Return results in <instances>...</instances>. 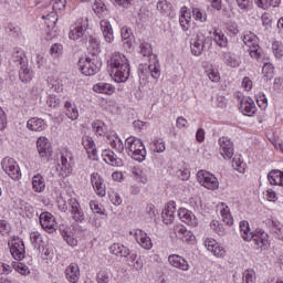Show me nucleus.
Returning <instances> with one entry per match:
<instances>
[{"label":"nucleus","instance_id":"nucleus-2","mask_svg":"<svg viewBox=\"0 0 283 283\" xmlns=\"http://www.w3.org/2000/svg\"><path fill=\"white\" fill-rule=\"evenodd\" d=\"M240 233L244 242L252 241L256 248L261 249V251H266V249L271 247V242L269 241V234L264 231H259L253 234V232L251 231V227L249 226V221L240 222Z\"/></svg>","mask_w":283,"mask_h":283},{"label":"nucleus","instance_id":"nucleus-47","mask_svg":"<svg viewBox=\"0 0 283 283\" xmlns=\"http://www.w3.org/2000/svg\"><path fill=\"white\" fill-rule=\"evenodd\" d=\"M179 23L185 31L189 30V23H191V13L184 12L179 18Z\"/></svg>","mask_w":283,"mask_h":283},{"label":"nucleus","instance_id":"nucleus-37","mask_svg":"<svg viewBox=\"0 0 283 283\" xmlns=\"http://www.w3.org/2000/svg\"><path fill=\"white\" fill-rule=\"evenodd\" d=\"M139 49H140V54L143 56H146V59H149V62H151L153 56H156V54H154V49L148 42H142L139 44Z\"/></svg>","mask_w":283,"mask_h":283},{"label":"nucleus","instance_id":"nucleus-26","mask_svg":"<svg viewBox=\"0 0 283 283\" xmlns=\"http://www.w3.org/2000/svg\"><path fill=\"white\" fill-rule=\"evenodd\" d=\"M165 224H171L176 218V203H169L161 212Z\"/></svg>","mask_w":283,"mask_h":283},{"label":"nucleus","instance_id":"nucleus-27","mask_svg":"<svg viewBox=\"0 0 283 283\" xmlns=\"http://www.w3.org/2000/svg\"><path fill=\"white\" fill-rule=\"evenodd\" d=\"M27 127L31 132H43V129H45L46 125H45V120H43L39 117H31L27 122Z\"/></svg>","mask_w":283,"mask_h":283},{"label":"nucleus","instance_id":"nucleus-49","mask_svg":"<svg viewBox=\"0 0 283 283\" xmlns=\"http://www.w3.org/2000/svg\"><path fill=\"white\" fill-rule=\"evenodd\" d=\"M272 52L276 59H282L283 56V44L280 41L272 43Z\"/></svg>","mask_w":283,"mask_h":283},{"label":"nucleus","instance_id":"nucleus-7","mask_svg":"<svg viewBox=\"0 0 283 283\" xmlns=\"http://www.w3.org/2000/svg\"><path fill=\"white\" fill-rule=\"evenodd\" d=\"M72 167H74V158H72V153H63L56 167L57 175L62 178H67V176L72 174Z\"/></svg>","mask_w":283,"mask_h":283},{"label":"nucleus","instance_id":"nucleus-41","mask_svg":"<svg viewBox=\"0 0 283 283\" xmlns=\"http://www.w3.org/2000/svg\"><path fill=\"white\" fill-rule=\"evenodd\" d=\"M133 34H132V29L124 27L122 29V39L124 41V45H126L127 48H132V39H133Z\"/></svg>","mask_w":283,"mask_h":283},{"label":"nucleus","instance_id":"nucleus-16","mask_svg":"<svg viewBox=\"0 0 283 283\" xmlns=\"http://www.w3.org/2000/svg\"><path fill=\"white\" fill-rule=\"evenodd\" d=\"M69 205L71 207V218L74 220V222H83V220H85V213L81 208V203H78L76 199H70Z\"/></svg>","mask_w":283,"mask_h":283},{"label":"nucleus","instance_id":"nucleus-20","mask_svg":"<svg viewBox=\"0 0 283 283\" xmlns=\"http://www.w3.org/2000/svg\"><path fill=\"white\" fill-rule=\"evenodd\" d=\"M178 217L181 222H185V224H188V227H198V218H196V214H193V212L182 208L179 209Z\"/></svg>","mask_w":283,"mask_h":283},{"label":"nucleus","instance_id":"nucleus-51","mask_svg":"<svg viewBox=\"0 0 283 283\" xmlns=\"http://www.w3.org/2000/svg\"><path fill=\"white\" fill-rule=\"evenodd\" d=\"M93 10L95 14H98L99 17H103L104 12H107V7L103 1H95L93 4Z\"/></svg>","mask_w":283,"mask_h":283},{"label":"nucleus","instance_id":"nucleus-14","mask_svg":"<svg viewBox=\"0 0 283 283\" xmlns=\"http://www.w3.org/2000/svg\"><path fill=\"white\" fill-rule=\"evenodd\" d=\"M219 146L221 150V156H223L226 160H231V158H233L234 151L233 142H231L229 137H221L219 138Z\"/></svg>","mask_w":283,"mask_h":283},{"label":"nucleus","instance_id":"nucleus-53","mask_svg":"<svg viewBox=\"0 0 283 283\" xmlns=\"http://www.w3.org/2000/svg\"><path fill=\"white\" fill-rule=\"evenodd\" d=\"M221 216L223 218V222H226V224H228V227H232L233 217H231V212L229 211V207H226L221 210Z\"/></svg>","mask_w":283,"mask_h":283},{"label":"nucleus","instance_id":"nucleus-9","mask_svg":"<svg viewBox=\"0 0 283 283\" xmlns=\"http://www.w3.org/2000/svg\"><path fill=\"white\" fill-rule=\"evenodd\" d=\"M1 167L12 180H19L21 178V168H19V165L14 159L9 157L3 158Z\"/></svg>","mask_w":283,"mask_h":283},{"label":"nucleus","instance_id":"nucleus-59","mask_svg":"<svg viewBox=\"0 0 283 283\" xmlns=\"http://www.w3.org/2000/svg\"><path fill=\"white\" fill-rule=\"evenodd\" d=\"M238 8L243 12H249L251 10V0H235Z\"/></svg>","mask_w":283,"mask_h":283},{"label":"nucleus","instance_id":"nucleus-29","mask_svg":"<svg viewBox=\"0 0 283 283\" xmlns=\"http://www.w3.org/2000/svg\"><path fill=\"white\" fill-rule=\"evenodd\" d=\"M145 72H149L153 78H160V64L158 63V57L153 56L151 61Z\"/></svg>","mask_w":283,"mask_h":283},{"label":"nucleus","instance_id":"nucleus-57","mask_svg":"<svg viewBox=\"0 0 283 283\" xmlns=\"http://www.w3.org/2000/svg\"><path fill=\"white\" fill-rule=\"evenodd\" d=\"M256 103L261 109H266V107H269V99L263 93L259 94V96L256 97Z\"/></svg>","mask_w":283,"mask_h":283},{"label":"nucleus","instance_id":"nucleus-46","mask_svg":"<svg viewBox=\"0 0 283 283\" xmlns=\"http://www.w3.org/2000/svg\"><path fill=\"white\" fill-rule=\"evenodd\" d=\"M50 54L53 59H59L63 54V44L54 43L50 48Z\"/></svg>","mask_w":283,"mask_h":283},{"label":"nucleus","instance_id":"nucleus-17","mask_svg":"<svg viewBox=\"0 0 283 283\" xmlns=\"http://www.w3.org/2000/svg\"><path fill=\"white\" fill-rule=\"evenodd\" d=\"M176 237L182 240L184 242L191 243L196 241V235H193L192 231L187 230V228L182 224H177L174 228Z\"/></svg>","mask_w":283,"mask_h":283},{"label":"nucleus","instance_id":"nucleus-58","mask_svg":"<svg viewBox=\"0 0 283 283\" xmlns=\"http://www.w3.org/2000/svg\"><path fill=\"white\" fill-rule=\"evenodd\" d=\"M10 231H12V228L10 227V223L6 220H0V233L1 235H9Z\"/></svg>","mask_w":283,"mask_h":283},{"label":"nucleus","instance_id":"nucleus-30","mask_svg":"<svg viewBox=\"0 0 283 283\" xmlns=\"http://www.w3.org/2000/svg\"><path fill=\"white\" fill-rule=\"evenodd\" d=\"M107 143L113 147V149H116L119 154H123L125 151V145L123 144V140L116 133L113 134V136L107 137Z\"/></svg>","mask_w":283,"mask_h":283},{"label":"nucleus","instance_id":"nucleus-10","mask_svg":"<svg viewBox=\"0 0 283 283\" xmlns=\"http://www.w3.org/2000/svg\"><path fill=\"white\" fill-rule=\"evenodd\" d=\"M38 151L42 160H52V143L49 138L40 137L36 140Z\"/></svg>","mask_w":283,"mask_h":283},{"label":"nucleus","instance_id":"nucleus-21","mask_svg":"<svg viewBox=\"0 0 283 283\" xmlns=\"http://www.w3.org/2000/svg\"><path fill=\"white\" fill-rule=\"evenodd\" d=\"M168 262L170 266H174L175 269H180V271H189V262L187 260L178 254H171L168 256Z\"/></svg>","mask_w":283,"mask_h":283},{"label":"nucleus","instance_id":"nucleus-39","mask_svg":"<svg viewBox=\"0 0 283 283\" xmlns=\"http://www.w3.org/2000/svg\"><path fill=\"white\" fill-rule=\"evenodd\" d=\"M157 10L160 12V14H164V17H170L171 15V3L161 0L157 3Z\"/></svg>","mask_w":283,"mask_h":283},{"label":"nucleus","instance_id":"nucleus-19","mask_svg":"<svg viewBox=\"0 0 283 283\" xmlns=\"http://www.w3.org/2000/svg\"><path fill=\"white\" fill-rule=\"evenodd\" d=\"M205 247L216 258H224V253H227V251H224V248L218 244V241H216V239H206Z\"/></svg>","mask_w":283,"mask_h":283},{"label":"nucleus","instance_id":"nucleus-48","mask_svg":"<svg viewBox=\"0 0 283 283\" xmlns=\"http://www.w3.org/2000/svg\"><path fill=\"white\" fill-rule=\"evenodd\" d=\"M130 172L132 177L139 180V182H143V185L147 182V177L143 176V170H140V168L133 167L130 168Z\"/></svg>","mask_w":283,"mask_h":283},{"label":"nucleus","instance_id":"nucleus-6","mask_svg":"<svg viewBox=\"0 0 283 283\" xmlns=\"http://www.w3.org/2000/svg\"><path fill=\"white\" fill-rule=\"evenodd\" d=\"M243 43L250 53L252 59H260L262 56V48H260V43L258 40V35L254 33H248L243 36Z\"/></svg>","mask_w":283,"mask_h":283},{"label":"nucleus","instance_id":"nucleus-61","mask_svg":"<svg viewBox=\"0 0 283 283\" xmlns=\"http://www.w3.org/2000/svg\"><path fill=\"white\" fill-rule=\"evenodd\" d=\"M66 3H67V0H54L53 2L54 12H61L65 10Z\"/></svg>","mask_w":283,"mask_h":283},{"label":"nucleus","instance_id":"nucleus-52","mask_svg":"<svg viewBox=\"0 0 283 283\" xmlns=\"http://www.w3.org/2000/svg\"><path fill=\"white\" fill-rule=\"evenodd\" d=\"M210 228L212 229V231H214V233H218V235H226L227 231L224 230V227L222 224H220L219 221H211L210 223Z\"/></svg>","mask_w":283,"mask_h":283},{"label":"nucleus","instance_id":"nucleus-34","mask_svg":"<svg viewBox=\"0 0 283 283\" xmlns=\"http://www.w3.org/2000/svg\"><path fill=\"white\" fill-rule=\"evenodd\" d=\"M268 180L270 185H279L280 187H283V171L271 170L268 174Z\"/></svg>","mask_w":283,"mask_h":283},{"label":"nucleus","instance_id":"nucleus-38","mask_svg":"<svg viewBox=\"0 0 283 283\" xmlns=\"http://www.w3.org/2000/svg\"><path fill=\"white\" fill-rule=\"evenodd\" d=\"M19 78L22 83H29V81H32V72L25 64L20 65Z\"/></svg>","mask_w":283,"mask_h":283},{"label":"nucleus","instance_id":"nucleus-3","mask_svg":"<svg viewBox=\"0 0 283 283\" xmlns=\"http://www.w3.org/2000/svg\"><path fill=\"white\" fill-rule=\"evenodd\" d=\"M88 52H91L93 57H81L78 60V67L84 76H94V74H97V72L101 71V63L94 57L96 54H98V52H101L98 43L94 42L92 45H90Z\"/></svg>","mask_w":283,"mask_h":283},{"label":"nucleus","instance_id":"nucleus-35","mask_svg":"<svg viewBox=\"0 0 283 283\" xmlns=\"http://www.w3.org/2000/svg\"><path fill=\"white\" fill-rule=\"evenodd\" d=\"M64 107L67 118L71 120L78 118V108H76V105L72 104V102H65Z\"/></svg>","mask_w":283,"mask_h":283},{"label":"nucleus","instance_id":"nucleus-32","mask_svg":"<svg viewBox=\"0 0 283 283\" xmlns=\"http://www.w3.org/2000/svg\"><path fill=\"white\" fill-rule=\"evenodd\" d=\"M109 251L113 255H117V258H129V250L120 243H114L111 245Z\"/></svg>","mask_w":283,"mask_h":283},{"label":"nucleus","instance_id":"nucleus-23","mask_svg":"<svg viewBox=\"0 0 283 283\" xmlns=\"http://www.w3.org/2000/svg\"><path fill=\"white\" fill-rule=\"evenodd\" d=\"M104 163L111 167H123V159L118 158L112 150H104L102 154Z\"/></svg>","mask_w":283,"mask_h":283},{"label":"nucleus","instance_id":"nucleus-1","mask_svg":"<svg viewBox=\"0 0 283 283\" xmlns=\"http://www.w3.org/2000/svg\"><path fill=\"white\" fill-rule=\"evenodd\" d=\"M108 67L115 83H125L129 78V60L120 52L112 53Z\"/></svg>","mask_w":283,"mask_h":283},{"label":"nucleus","instance_id":"nucleus-8","mask_svg":"<svg viewBox=\"0 0 283 283\" xmlns=\"http://www.w3.org/2000/svg\"><path fill=\"white\" fill-rule=\"evenodd\" d=\"M9 249L12 258L21 262L25 258V244L19 237H13L9 242Z\"/></svg>","mask_w":283,"mask_h":283},{"label":"nucleus","instance_id":"nucleus-42","mask_svg":"<svg viewBox=\"0 0 283 283\" xmlns=\"http://www.w3.org/2000/svg\"><path fill=\"white\" fill-rule=\"evenodd\" d=\"M223 61L226 65H229L230 67H238V65H240V61H238L231 52L223 53Z\"/></svg>","mask_w":283,"mask_h":283},{"label":"nucleus","instance_id":"nucleus-64","mask_svg":"<svg viewBox=\"0 0 283 283\" xmlns=\"http://www.w3.org/2000/svg\"><path fill=\"white\" fill-rule=\"evenodd\" d=\"M274 233L277 235L279 240H283V227L280 223H273Z\"/></svg>","mask_w":283,"mask_h":283},{"label":"nucleus","instance_id":"nucleus-44","mask_svg":"<svg viewBox=\"0 0 283 283\" xmlns=\"http://www.w3.org/2000/svg\"><path fill=\"white\" fill-rule=\"evenodd\" d=\"M63 239L69 244V247H76L78 244V240L74 238V234L70 230H64L62 232Z\"/></svg>","mask_w":283,"mask_h":283},{"label":"nucleus","instance_id":"nucleus-12","mask_svg":"<svg viewBox=\"0 0 283 283\" xmlns=\"http://www.w3.org/2000/svg\"><path fill=\"white\" fill-rule=\"evenodd\" d=\"M207 41V36L202 33H198L193 39L190 40V50L193 56H200L202 52H205V43Z\"/></svg>","mask_w":283,"mask_h":283},{"label":"nucleus","instance_id":"nucleus-31","mask_svg":"<svg viewBox=\"0 0 283 283\" xmlns=\"http://www.w3.org/2000/svg\"><path fill=\"white\" fill-rule=\"evenodd\" d=\"M33 191L36 193H43L45 191V178L41 174H36L32 178Z\"/></svg>","mask_w":283,"mask_h":283},{"label":"nucleus","instance_id":"nucleus-36","mask_svg":"<svg viewBox=\"0 0 283 283\" xmlns=\"http://www.w3.org/2000/svg\"><path fill=\"white\" fill-rule=\"evenodd\" d=\"M93 90L97 92V94H114V86L107 83H98L93 86Z\"/></svg>","mask_w":283,"mask_h":283},{"label":"nucleus","instance_id":"nucleus-40","mask_svg":"<svg viewBox=\"0 0 283 283\" xmlns=\"http://www.w3.org/2000/svg\"><path fill=\"white\" fill-rule=\"evenodd\" d=\"M262 74L266 81H271L275 76V67L272 63H265L262 67Z\"/></svg>","mask_w":283,"mask_h":283},{"label":"nucleus","instance_id":"nucleus-50","mask_svg":"<svg viewBox=\"0 0 283 283\" xmlns=\"http://www.w3.org/2000/svg\"><path fill=\"white\" fill-rule=\"evenodd\" d=\"M153 145H154V151H156L157 154H163V151L167 149V147L165 146V140L163 138H155V140L153 142Z\"/></svg>","mask_w":283,"mask_h":283},{"label":"nucleus","instance_id":"nucleus-4","mask_svg":"<svg viewBox=\"0 0 283 283\" xmlns=\"http://www.w3.org/2000/svg\"><path fill=\"white\" fill-rule=\"evenodd\" d=\"M125 147L130 151L132 157L134 160H137V163H143V160L147 158V150L145 149V144H143L142 139L130 136L126 139Z\"/></svg>","mask_w":283,"mask_h":283},{"label":"nucleus","instance_id":"nucleus-11","mask_svg":"<svg viewBox=\"0 0 283 283\" xmlns=\"http://www.w3.org/2000/svg\"><path fill=\"white\" fill-rule=\"evenodd\" d=\"M85 30H87V19L80 18L71 27L69 39H71V41H78V39L83 38V34H85Z\"/></svg>","mask_w":283,"mask_h":283},{"label":"nucleus","instance_id":"nucleus-62","mask_svg":"<svg viewBox=\"0 0 283 283\" xmlns=\"http://www.w3.org/2000/svg\"><path fill=\"white\" fill-rule=\"evenodd\" d=\"M48 107L56 108L57 105H61V99H59L55 95H50L46 99Z\"/></svg>","mask_w":283,"mask_h":283},{"label":"nucleus","instance_id":"nucleus-15","mask_svg":"<svg viewBox=\"0 0 283 283\" xmlns=\"http://www.w3.org/2000/svg\"><path fill=\"white\" fill-rule=\"evenodd\" d=\"M91 182L93 188L95 189V192L97 196H101V198H105L107 195V188L105 187V181L103 180V177L98 175V172H93L91 175Z\"/></svg>","mask_w":283,"mask_h":283},{"label":"nucleus","instance_id":"nucleus-33","mask_svg":"<svg viewBox=\"0 0 283 283\" xmlns=\"http://www.w3.org/2000/svg\"><path fill=\"white\" fill-rule=\"evenodd\" d=\"M213 41L219 48H227V45H229L227 35H224V32H222L220 29H216L213 31Z\"/></svg>","mask_w":283,"mask_h":283},{"label":"nucleus","instance_id":"nucleus-24","mask_svg":"<svg viewBox=\"0 0 283 283\" xmlns=\"http://www.w3.org/2000/svg\"><path fill=\"white\" fill-rule=\"evenodd\" d=\"M82 145L84 147V149H86V153L88 154V158H91V160H96V144L94 143V139L90 136H84L82 138Z\"/></svg>","mask_w":283,"mask_h":283},{"label":"nucleus","instance_id":"nucleus-45","mask_svg":"<svg viewBox=\"0 0 283 283\" xmlns=\"http://www.w3.org/2000/svg\"><path fill=\"white\" fill-rule=\"evenodd\" d=\"M93 132L97 136H105V132H107V128L105 127V123L97 120L92 123Z\"/></svg>","mask_w":283,"mask_h":283},{"label":"nucleus","instance_id":"nucleus-60","mask_svg":"<svg viewBox=\"0 0 283 283\" xmlns=\"http://www.w3.org/2000/svg\"><path fill=\"white\" fill-rule=\"evenodd\" d=\"M13 268L18 273H21V275H30V269L23 263L14 264Z\"/></svg>","mask_w":283,"mask_h":283},{"label":"nucleus","instance_id":"nucleus-56","mask_svg":"<svg viewBox=\"0 0 283 283\" xmlns=\"http://www.w3.org/2000/svg\"><path fill=\"white\" fill-rule=\"evenodd\" d=\"M7 32L11 36H21V28H19L18 25H14L13 23L8 24Z\"/></svg>","mask_w":283,"mask_h":283},{"label":"nucleus","instance_id":"nucleus-22","mask_svg":"<svg viewBox=\"0 0 283 283\" xmlns=\"http://www.w3.org/2000/svg\"><path fill=\"white\" fill-rule=\"evenodd\" d=\"M65 277L67 282L70 283H76L81 279V269L78 268V264L71 263L65 269Z\"/></svg>","mask_w":283,"mask_h":283},{"label":"nucleus","instance_id":"nucleus-13","mask_svg":"<svg viewBox=\"0 0 283 283\" xmlns=\"http://www.w3.org/2000/svg\"><path fill=\"white\" fill-rule=\"evenodd\" d=\"M40 224L46 233H54L56 231V219L50 212H42L40 214Z\"/></svg>","mask_w":283,"mask_h":283},{"label":"nucleus","instance_id":"nucleus-63","mask_svg":"<svg viewBox=\"0 0 283 283\" xmlns=\"http://www.w3.org/2000/svg\"><path fill=\"white\" fill-rule=\"evenodd\" d=\"M97 283H109V273L107 271H101L97 274Z\"/></svg>","mask_w":283,"mask_h":283},{"label":"nucleus","instance_id":"nucleus-55","mask_svg":"<svg viewBox=\"0 0 283 283\" xmlns=\"http://www.w3.org/2000/svg\"><path fill=\"white\" fill-rule=\"evenodd\" d=\"M192 17L196 19V21H200L201 23H205L207 21V13L202 12V10L198 8L192 9Z\"/></svg>","mask_w":283,"mask_h":283},{"label":"nucleus","instance_id":"nucleus-54","mask_svg":"<svg viewBox=\"0 0 283 283\" xmlns=\"http://www.w3.org/2000/svg\"><path fill=\"white\" fill-rule=\"evenodd\" d=\"M255 270H245L243 272V283H255Z\"/></svg>","mask_w":283,"mask_h":283},{"label":"nucleus","instance_id":"nucleus-28","mask_svg":"<svg viewBox=\"0 0 283 283\" xmlns=\"http://www.w3.org/2000/svg\"><path fill=\"white\" fill-rule=\"evenodd\" d=\"M101 29L106 43H112V41H114V30L112 29V23H109L107 20H102Z\"/></svg>","mask_w":283,"mask_h":283},{"label":"nucleus","instance_id":"nucleus-43","mask_svg":"<svg viewBox=\"0 0 283 283\" xmlns=\"http://www.w3.org/2000/svg\"><path fill=\"white\" fill-rule=\"evenodd\" d=\"M23 56H25V54L23 53V50H21L20 48L13 49L12 61L14 63H18V65L25 64V61H23Z\"/></svg>","mask_w":283,"mask_h":283},{"label":"nucleus","instance_id":"nucleus-25","mask_svg":"<svg viewBox=\"0 0 283 283\" xmlns=\"http://www.w3.org/2000/svg\"><path fill=\"white\" fill-rule=\"evenodd\" d=\"M135 240L139 245H142L143 249H146L147 251H149V249L153 247L151 238H149V235L143 230L135 231Z\"/></svg>","mask_w":283,"mask_h":283},{"label":"nucleus","instance_id":"nucleus-18","mask_svg":"<svg viewBox=\"0 0 283 283\" xmlns=\"http://www.w3.org/2000/svg\"><path fill=\"white\" fill-rule=\"evenodd\" d=\"M240 112L244 114V116H253L255 112H258V107L255 106V102L251 97H244L240 102Z\"/></svg>","mask_w":283,"mask_h":283},{"label":"nucleus","instance_id":"nucleus-5","mask_svg":"<svg viewBox=\"0 0 283 283\" xmlns=\"http://www.w3.org/2000/svg\"><path fill=\"white\" fill-rule=\"evenodd\" d=\"M197 180L202 187L210 189V191H216L220 188L218 177L207 170H199L197 172Z\"/></svg>","mask_w":283,"mask_h":283}]
</instances>
